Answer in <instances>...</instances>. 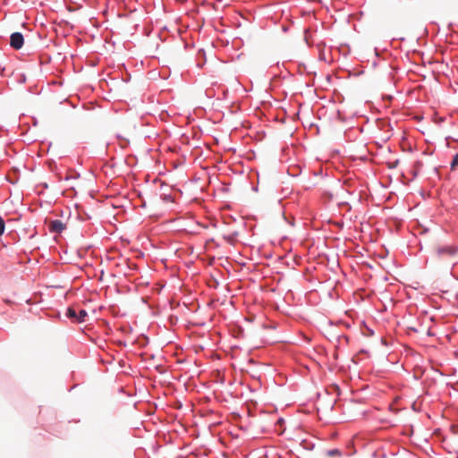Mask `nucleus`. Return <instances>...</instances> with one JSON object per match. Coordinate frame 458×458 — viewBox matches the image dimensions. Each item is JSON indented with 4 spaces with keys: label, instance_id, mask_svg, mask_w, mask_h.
Listing matches in <instances>:
<instances>
[{
    "label": "nucleus",
    "instance_id": "obj_1",
    "mask_svg": "<svg viewBox=\"0 0 458 458\" xmlns=\"http://www.w3.org/2000/svg\"><path fill=\"white\" fill-rule=\"evenodd\" d=\"M436 254L440 259L452 258L458 254V245H438L436 247Z\"/></svg>",
    "mask_w": 458,
    "mask_h": 458
},
{
    "label": "nucleus",
    "instance_id": "obj_2",
    "mask_svg": "<svg viewBox=\"0 0 458 458\" xmlns=\"http://www.w3.org/2000/svg\"><path fill=\"white\" fill-rule=\"evenodd\" d=\"M24 37L21 32H13L10 36V47L15 50H19L23 47Z\"/></svg>",
    "mask_w": 458,
    "mask_h": 458
},
{
    "label": "nucleus",
    "instance_id": "obj_3",
    "mask_svg": "<svg viewBox=\"0 0 458 458\" xmlns=\"http://www.w3.org/2000/svg\"><path fill=\"white\" fill-rule=\"evenodd\" d=\"M65 228H66L65 224L58 219L52 220L49 224L50 233H61L65 230Z\"/></svg>",
    "mask_w": 458,
    "mask_h": 458
},
{
    "label": "nucleus",
    "instance_id": "obj_4",
    "mask_svg": "<svg viewBox=\"0 0 458 458\" xmlns=\"http://www.w3.org/2000/svg\"><path fill=\"white\" fill-rule=\"evenodd\" d=\"M327 454L328 456H338L341 457L343 455V452L340 449L334 448L327 451Z\"/></svg>",
    "mask_w": 458,
    "mask_h": 458
},
{
    "label": "nucleus",
    "instance_id": "obj_5",
    "mask_svg": "<svg viewBox=\"0 0 458 458\" xmlns=\"http://www.w3.org/2000/svg\"><path fill=\"white\" fill-rule=\"evenodd\" d=\"M237 236H238V233L233 232L232 233L228 234V235H225L224 239L229 243H233V242L235 241Z\"/></svg>",
    "mask_w": 458,
    "mask_h": 458
},
{
    "label": "nucleus",
    "instance_id": "obj_6",
    "mask_svg": "<svg viewBox=\"0 0 458 458\" xmlns=\"http://www.w3.org/2000/svg\"><path fill=\"white\" fill-rule=\"evenodd\" d=\"M66 317H68L69 318L75 319V321L77 322V313L73 308L69 307L67 309Z\"/></svg>",
    "mask_w": 458,
    "mask_h": 458
},
{
    "label": "nucleus",
    "instance_id": "obj_7",
    "mask_svg": "<svg viewBox=\"0 0 458 458\" xmlns=\"http://www.w3.org/2000/svg\"><path fill=\"white\" fill-rule=\"evenodd\" d=\"M88 316V313L85 310H81L79 314H77V322L81 323L85 321V318Z\"/></svg>",
    "mask_w": 458,
    "mask_h": 458
},
{
    "label": "nucleus",
    "instance_id": "obj_8",
    "mask_svg": "<svg viewBox=\"0 0 458 458\" xmlns=\"http://www.w3.org/2000/svg\"><path fill=\"white\" fill-rule=\"evenodd\" d=\"M458 166V152L454 156V158L451 162V169L454 170Z\"/></svg>",
    "mask_w": 458,
    "mask_h": 458
},
{
    "label": "nucleus",
    "instance_id": "obj_9",
    "mask_svg": "<svg viewBox=\"0 0 458 458\" xmlns=\"http://www.w3.org/2000/svg\"><path fill=\"white\" fill-rule=\"evenodd\" d=\"M5 231V222L4 218L0 216V236L4 233Z\"/></svg>",
    "mask_w": 458,
    "mask_h": 458
},
{
    "label": "nucleus",
    "instance_id": "obj_10",
    "mask_svg": "<svg viewBox=\"0 0 458 458\" xmlns=\"http://www.w3.org/2000/svg\"><path fill=\"white\" fill-rule=\"evenodd\" d=\"M324 47H325V43L324 42H320V43L317 44V47H318V49L320 52V59H325V57L323 56Z\"/></svg>",
    "mask_w": 458,
    "mask_h": 458
},
{
    "label": "nucleus",
    "instance_id": "obj_11",
    "mask_svg": "<svg viewBox=\"0 0 458 458\" xmlns=\"http://www.w3.org/2000/svg\"><path fill=\"white\" fill-rule=\"evenodd\" d=\"M398 164H399V160H395L394 162L390 163L388 167L391 169L395 168L398 165Z\"/></svg>",
    "mask_w": 458,
    "mask_h": 458
},
{
    "label": "nucleus",
    "instance_id": "obj_12",
    "mask_svg": "<svg viewBox=\"0 0 458 458\" xmlns=\"http://www.w3.org/2000/svg\"><path fill=\"white\" fill-rule=\"evenodd\" d=\"M313 185H314L313 183L307 182V183H305V184H304V187H305L306 189H310V188H311Z\"/></svg>",
    "mask_w": 458,
    "mask_h": 458
}]
</instances>
